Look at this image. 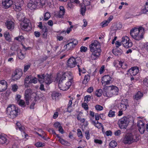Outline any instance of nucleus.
<instances>
[{
	"mask_svg": "<svg viewBox=\"0 0 148 148\" xmlns=\"http://www.w3.org/2000/svg\"><path fill=\"white\" fill-rule=\"evenodd\" d=\"M73 78L72 74L70 72L58 74L56 80L59 82L58 86L60 89L64 91L68 89L71 84Z\"/></svg>",
	"mask_w": 148,
	"mask_h": 148,
	"instance_id": "obj_1",
	"label": "nucleus"
},
{
	"mask_svg": "<svg viewBox=\"0 0 148 148\" xmlns=\"http://www.w3.org/2000/svg\"><path fill=\"white\" fill-rule=\"evenodd\" d=\"M144 32V29L142 27H134L130 30V34L133 38L139 40L143 38Z\"/></svg>",
	"mask_w": 148,
	"mask_h": 148,
	"instance_id": "obj_2",
	"label": "nucleus"
},
{
	"mask_svg": "<svg viewBox=\"0 0 148 148\" xmlns=\"http://www.w3.org/2000/svg\"><path fill=\"white\" fill-rule=\"evenodd\" d=\"M119 89L115 86H109L106 87L103 92V95L104 96L111 97L114 95H118Z\"/></svg>",
	"mask_w": 148,
	"mask_h": 148,
	"instance_id": "obj_3",
	"label": "nucleus"
},
{
	"mask_svg": "<svg viewBox=\"0 0 148 148\" xmlns=\"http://www.w3.org/2000/svg\"><path fill=\"white\" fill-rule=\"evenodd\" d=\"M6 113L8 117L12 119L17 116L18 109L14 105H10L7 108Z\"/></svg>",
	"mask_w": 148,
	"mask_h": 148,
	"instance_id": "obj_4",
	"label": "nucleus"
},
{
	"mask_svg": "<svg viewBox=\"0 0 148 148\" xmlns=\"http://www.w3.org/2000/svg\"><path fill=\"white\" fill-rule=\"evenodd\" d=\"M46 3L45 0H34L30 1L28 4V8L31 10L35 9L37 6L42 7Z\"/></svg>",
	"mask_w": 148,
	"mask_h": 148,
	"instance_id": "obj_5",
	"label": "nucleus"
},
{
	"mask_svg": "<svg viewBox=\"0 0 148 148\" xmlns=\"http://www.w3.org/2000/svg\"><path fill=\"white\" fill-rule=\"evenodd\" d=\"M37 76L39 82L40 84L45 83L47 84H49L52 82L51 79V76L48 74L46 75L43 74L41 75H38Z\"/></svg>",
	"mask_w": 148,
	"mask_h": 148,
	"instance_id": "obj_6",
	"label": "nucleus"
},
{
	"mask_svg": "<svg viewBox=\"0 0 148 148\" xmlns=\"http://www.w3.org/2000/svg\"><path fill=\"white\" fill-rule=\"evenodd\" d=\"M36 95V93L33 92L31 90L28 89L26 90L25 93L24 97L27 104H29V101L31 97H35Z\"/></svg>",
	"mask_w": 148,
	"mask_h": 148,
	"instance_id": "obj_7",
	"label": "nucleus"
},
{
	"mask_svg": "<svg viewBox=\"0 0 148 148\" xmlns=\"http://www.w3.org/2000/svg\"><path fill=\"white\" fill-rule=\"evenodd\" d=\"M138 140H135L134 136L131 133L126 134L123 139V142L125 144H130L133 142H137Z\"/></svg>",
	"mask_w": 148,
	"mask_h": 148,
	"instance_id": "obj_8",
	"label": "nucleus"
},
{
	"mask_svg": "<svg viewBox=\"0 0 148 148\" xmlns=\"http://www.w3.org/2000/svg\"><path fill=\"white\" fill-rule=\"evenodd\" d=\"M114 81V79L112 76L107 75L102 77L101 83L102 85L105 86L112 83Z\"/></svg>",
	"mask_w": 148,
	"mask_h": 148,
	"instance_id": "obj_9",
	"label": "nucleus"
},
{
	"mask_svg": "<svg viewBox=\"0 0 148 148\" xmlns=\"http://www.w3.org/2000/svg\"><path fill=\"white\" fill-rule=\"evenodd\" d=\"M129 122V119L126 117L124 116L119 120L118 125L121 129L126 128Z\"/></svg>",
	"mask_w": 148,
	"mask_h": 148,
	"instance_id": "obj_10",
	"label": "nucleus"
},
{
	"mask_svg": "<svg viewBox=\"0 0 148 148\" xmlns=\"http://www.w3.org/2000/svg\"><path fill=\"white\" fill-rule=\"evenodd\" d=\"M80 62L81 63V60L79 58L75 59L73 57H71L68 60L67 65L71 68H73L77 64L80 63Z\"/></svg>",
	"mask_w": 148,
	"mask_h": 148,
	"instance_id": "obj_11",
	"label": "nucleus"
},
{
	"mask_svg": "<svg viewBox=\"0 0 148 148\" xmlns=\"http://www.w3.org/2000/svg\"><path fill=\"white\" fill-rule=\"evenodd\" d=\"M89 48L91 52H93L94 51H101L100 44L96 40H94L90 45Z\"/></svg>",
	"mask_w": 148,
	"mask_h": 148,
	"instance_id": "obj_12",
	"label": "nucleus"
},
{
	"mask_svg": "<svg viewBox=\"0 0 148 148\" xmlns=\"http://www.w3.org/2000/svg\"><path fill=\"white\" fill-rule=\"evenodd\" d=\"M30 21L28 19H24L21 24V29L24 31H28L31 29Z\"/></svg>",
	"mask_w": 148,
	"mask_h": 148,
	"instance_id": "obj_13",
	"label": "nucleus"
},
{
	"mask_svg": "<svg viewBox=\"0 0 148 148\" xmlns=\"http://www.w3.org/2000/svg\"><path fill=\"white\" fill-rule=\"evenodd\" d=\"M121 42L123 46L126 48L131 47L133 45L131 41L127 36H124L122 38Z\"/></svg>",
	"mask_w": 148,
	"mask_h": 148,
	"instance_id": "obj_14",
	"label": "nucleus"
},
{
	"mask_svg": "<svg viewBox=\"0 0 148 148\" xmlns=\"http://www.w3.org/2000/svg\"><path fill=\"white\" fill-rule=\"evenodd\" d=\"M14 5L13 8L16 11H19L21 10V6L23 3V0H14Z\"/></svg>",
	"mask_w": 148,
	"mask_h": 148,
	"instance_id": "obj_15",
	"label": "nucleus"
},
{
	"mask_svg": "<svg viewBox=\"0 0 148 148\" xmlns=\"http://www.w3.org/2000/svg\"><path fill=\"white\" fill-rule=\"evenodd\" d=\"M23 72L20 69H17L14 70L12 74V77L14 80L19 79L22 76Z\"/></svg>",
	"mask_w": 148,
	"mask_h": 148,
	"instance_id": "obj_16",
	"label": "nucleus"
},
{
	"mask_svg": "<svg viewBox=\"0 0 148 148\" xmlns=\"http://www.w3.org/2000/svg\"><path fill=\"white\" fill-rule=\"evenodd\" d=\"M137 125L140 132L141 134L144 133L145 130L144 123L142 121L140 120L138 122Z\"/></svg>",
	"mask_w": 148,
	"mask_h": 148,
	"instance_id": "obj_17",
	"label": "nucleus"
},
{
	"mask_svg": "<svg viewBox=\"0 0 148 148\" xmlns=\"http://www.w3.org/2000/svg\"><path fill=\"white\" fill-rule=\"evenodd\" d=\"M2 3L4 8L7 9L12 5L13 1L12 0H2Z\"/></svg>",
	"mask_w": 148,
	"mask_h": 148,
	"instance_id": "obj_18",
	"label": "nucleus"
},
{
	"mask_svg": "<svg viewBox=\"0 0 148 148\" xmlns=\"http://www.w3.org/2000/svg\"><path fill=\"white\" fill-rule=\"evenodd\" d=\"M7 82L4 80H0V92L5 90L7 88Z\"/></svg>",
	"mask_w": 148,
	"mask_h": 148,
	"instance_id": "obj_19",
	"label": "nucleus"
},
{
	"mask_svg": "<svg viewBox=\"0 0 148 148\" xmlns=\"http://www.w3.org/2000/svg\"><path fill=\"white\" fill-rule=\"evenodd\" d=\"M139 72V69L137 66L132 67L128 71L130 75L132 76L136 75Z\"/></svg>",
	"mask_w": 148,
	"mask_h": 148,
	"instance_id": "obj_20",
	"label": "nucleus"
},
{
	"mask_svg": "<svg viewBox=\"0 0 148 148\" xmlns=\"http://www.w3.org/2000/svg\"><path fill=\"white\" fill-rule=\"evenodd\" d=\"M92 53L91 55V58L92 60H95L97 59L101 54V51H93L91 52Z\"/></svg>",
	"mask_w": 148,
	"mask_h": 148,
	"instance_id": "obj_21",
	"label": "nucleus"
},
{
	"mask_svg": "<svg viewBox=\"0 0 148 148\" xmlns=\"http://www.w3.org/2000/svg\"><path fill=\"white\" fill-rule=\"evenodd\" d=\"M128 106L127 100L126 99H124L121 102L120 109L125 111L127 109Z\"/></svg>",
	"mask_w": 148,
	"mask_h": 148,
	"instance_id": "obj_22",
	"label": "nucleus"
},
{
	"mask_svg": "<svg viewBox=\"0 0 148 148\" xmlns=\"http://www.w3.org/2000/svg\"><path fill=\"white\" fill-rule=\"evenodd\" d=\"M5 25L7 28L10 30H12L14 29V24L12 21H8L5 23Z\"/></svg>",
	"mask_w": 148,
	"mask_h": 148,
	"instance_id": "obj_23",
	"label": "nucleus"
},
{
	"mask_svg": "<svg viewBox=\"0 0 148 148\" xmlns=\"http://www.w3.org/2000/svg\"><path fill=\"white\" fill-rule=\"evenodd\" d=\"M7 138L8 137L6 135H2L0 138V142L2 144H8L9 141L8 139Z\"/></svg>",
	"mask_w": 148,
	"mask_h": 148,
	"instance_id": "obj_24",
	"label": "nucleus"
},
{
	"mask_svg": "<svg viewBox=\"0 0 148 148\" xmlns=\"http://www.w3.org/2000/svg\"><path fill=\"white\" fill-rule=\"evenodd\" d=\"M73 99V98H71L67 105V111L69 112H70L72 111V108L71 105L72 104V101Z\"/></svg>",
	"mask_w": 148,
	"mask_h": 148,
	"instance_id": "obj_25",
	"label": "nucleus"
},
{
	"mask_svg": "<svg viewBox=\"0 0 148 148\" xmlns=\"http://www.w3.org/2000/svg\"><path fill=\"white\" fill-rule=\"evenodd\" d=\"M65 12V9L63 6H61L60 7V11L58 14V16L60 18H62Z\"/></svg>",
	"mask_w": 148,
	"mask_h": 148,
	"instance_id": "obj_26",
	"label": "nucleus"
},
{
	"mask_svg": "<svg viewBox=\"0 0 148 148\" xmlns=\"http://www.w3.org/2000/svg\"><path fill=\"white\" fill-rule=\"evenodd\" d=\"M32 77L31 76H27L25 80V86H28L29 84H31V81Z\"/></svg>",
	"mask_w": 148,
	"mask_h": 148,
	"instance_id": "obj_27",
	"label": "nucleus"
},
{
	"mask_svg": "<svg viewBox=\"0 0 148 148\" xmlns=\"http://www.w3.org/2000/svg\"><path fill=\"white\" fill-rule=\"evenodd\" d=\"M143 96V94L140 91H138L134 96V98L136 100L140 99Z\"/></svg>",
	"mask_w": 148,
	"mask_h": 148,
	"instance_id": "obj_28",
	"label": "nucleus"
},
{
	"mask_svg": "<svg viewBox=\"0 0 148 148\" xmlns=\"http://www.w3.org/2000/svg\"><path fill=\"white\" fill-rule=\"evenodd\" d=\"M73 44L70 42L64 46V47L67 50H71L74 47Z\"/></svg>",
	"mask_w": 148,
	"mask_h": 148,
	"instance_id": "obj_29",
	"label": "nucleus"
},
{
	"mask_svg": "<svg viewBox=\"0 0 148 148\" xmlns=\"http://www.w3.org/2000/svg\"><path fill=\"white\" fill-rule=\"evenodd\" d=\"M79 71V75H81V73H84L86 72V70L83 67H81L80 64L77 65Z\"/></svg>",
	"mask_w": 148,
	"mask_h": 148,
	"instance_id": "obj_30",
	"label": "nucleus"
},
{
	"mask_svg": "<svg viewBox=\"0 0 148 148\" xmlns=\"http://www.w3.org/2000/svg\"><path fill=\"white\" fill-rule=\"evenodd\" d=\"M93 123L95 127L98 129L102 128V130L103 131V125L101 123H99L98 121L96 123L94 121H93Z\"/></svg>",
	"mask_w": 148,
	"mask_h": 148,
	"instance_id": "obj_31",
	"label": "nucleus"
},
{
	"mask_svg": "<svg viewBox=\"0 0 148 148\" xmlns=\"http://www.w3.org/2000/svg\"><path fill=\"white\" fill-rule=\"evenodd\" d=\"M60 94L58 92H52L51 96L53 99H56L60 95Z\"/></svg>",
	"mask_w": 148,
	"mask_h": 148,
	"instance_id": "obj_32",
	"label": "nucleus"
},
{
	"mask_svg": "<svg viewBox=\"0 0 148 148\" xmlns=\"http://www.w3.org/2000/svg\"><path fill=\"white\" fill-rule=\"evenodd\" d=\"M15 39L16 40H17L19 42H21V44L23 43L24 41V37L22 36H18V37H16L15 38ZM22 45H23L22 44Z\"/></svg>",
	"mask_w": 148,
	"mask_h": 148,
	"instance_id": "obj_33",
	"label": "nucleus"
},
{
	"mask_svg": "<svg viewBox=\"0 0 148 148\" xmlns=\"http://www.w3.org/2000/svg\"><path fill=\"white\" fill-rule=\"evenodd\" d=\"M90 76L88 75H86L84 77V80L82 82L84 84H86L90 80Z\"/></svg>",
	"mask_w": 148,
	"mask_h": 148,
	"instance_id": "obj_34",
	"label": "nucleus"
},
{
	"mask_svg": "<svg viewBox=\"0 0 148 148\" xmlns=\"http://www.w3.org/2000/svg\"><path fill=\"white\" fill-rule=\"evenodd\" d=\"M119 67L123 69H126L127 68V64L124 62H119Z\"/></svg>",
	"mask_w": 148,
	"mask_h": 148,
	"instance_id": "obj_35",
	"label": "nucleus"
},
{
	"mask_svg": "<svg viewBox=\"0 0 148 148\" xmlns=\"http://www.w3.org/2000/svg\"><path fill=\"white\" fill-rule=\"evenodd\" d=\"M35 145L36 147H40L44 146L45 145V143H44L38 142L35 143Z\"/></svg>",
	"mask_w": 148,
	"mask_h": 148,
	"instance_id": "obj_36",
	"label": "nucleus"
},
{
	"mask_svg": "<svg viewBox=\"0 0 148 148\" xmlns=\"http://www.w3.org/2000/svg\"><path fill=\"white\" fill-rule=\"evenodd\" d=\"M121 50H119L118 49H114L113 50V54L116 56L120 55L121 53Z\"/></svg>",
	"mask_w": 148,
	"mask_h": 148,
	"instance_id": "obj_37",
	"label": "nucleus"
},
{
	"mask_svg": "<svg viewBox=\"0 0 148 148\" xmlns=\"http://www.w3.org/2000/svg\"><path fill=\"white\" fill-rule=\"evenodd\" d=\"M50 13L49 12H46L45 14L44 18L43 21H47L48 20L50 17Z\"/></svg>",
	"mask_w": 148,
	"mask_h": 148,
	"instance_id": "obj_38",
	"label": "nucleus"
},
{
	"mask_svg": "<svg viewBox=\"0 0 148 148\" xmlns=\"http://www.w3.org/2000/svg\"><path fill=\"white\" fill-rule=\"evenodd\" d=\"M110 146L112 148L116 146L117 143L114 140H112L109 144Z\"/></svg>",
	"mask_w": 148,
	"mask_h": 148,
	"instance_id": "obj_39",
	"label": "nucleus"
},
{
	"mask_svg": "<svg viewBox=\"0 0 148 148\" xmlns=\"http://www.w3.org/2000/svg\"><path fill=\"white\" fill-rule=\"evenodd\" d=\"M4 36L5 37L6 40L8 41L10 40V38L8 32H5L4 34Z\"/></svg>",
	"mask_w": 148,
	"mask_h": 148,
	"instance_id": "obj_40",
	"label": "nucleus"
},
{
	"mask_svg": "<svg viewBox=\"0 0 148 148\" xmlns=\"http://www.w3.org/2000/svg\"><path fill=\"white\" fill-rule=\"evenodd\" d=\"M81 14L83 15H84L86 12V6L84 5L82 6V5H81Z\"/></svg>",
	"mask_w": 148,
	"mask_h": 148,
	"instance_id": "obj_41",
	"label": "nucleus"
},
{
	"mask_svg": "<svg viewBox=\"0 0 148 148\" xmlns=\"http://www.w3.org/2000/svg\"><path fill=\"white\" fill-rule=\"evenodd\" d=\"M115 111L112 110L109 111L108 114V116L109 117H113L115 116Z\"/></svg>",
	"mask_w": 148,
	"mask_h": 148,
	"instance_id": "obj_42",
	"label": "nucleus"
},
{
	"mask_svg": "<svg viewBox=\"0 0 148 148\" xmlns=\"http://www.w3.org/2000/svg\"><path fill=\"white\" fill-rule=\"evenodd\" d=\"M91 0H83V3L84 5L87 6L90 4Z\"/></svg>",
	"mask_w": 148,
	"mask_h": 148,
	"instance_id": "obj_43",
	"label": "nucleus"
},
{
	"mask_svg": "<svg viewBox=\"0 0 148 148\" xmlns=\"http://www.w3.org/2000/svg\"><path fill=\"white\" fill-rule=\"evenodd\" d=\"M58 140L61 144L63 145H66L68 143V142L67 141L63 139L62 138H60V140Z\"/></svg>",
	"mask_w": 148,
	"mask_h": 148,
	"instance_id": "obj_44",
	"label": "nucleus"
},
{
	"mask_svg": "<svg viewBox=\"0 0 148 148\" xmlns=\"http://www.w3.org/2000/svg\"><path fill=\"white\" fill-rule=\"evenodd\" d=\"M102 90L101 89L97 90L95 92V95L98 97H100L102 95Z\"/></svg>",
	"mask_w": 148,
	"mask_h": 148,
	"instance_id": "obj_45",
	"label": "nucleus"
},
{
	"mask_svg": "<svg viewBox=\"0 0 148 148\" xmlns=\"http://www.w3.org/2000/svg\"><path fill=\"white\" fill-rule=\"evenodd\" d=\"M77 134L78 137L80 138H82L83 137V135L82 134V131L80 129H78L77 130Z\"/></svg>",
	"mask_w": 148,
	"mask_h": 148,
	"instance_id": "obj_46",
	"label": "nucleus"
},
{
	"mask_svg": "<svg viewBox=\"0 0 148 148\" xmlns=\"http://www.w3.org/2000/svg\"><path fill=\"white\" fill-rule=\"evenodd\" d=\"M95 109L98 111H100L103 110V107L102 106L99 105H97L95 106Z\"/></svg>",
	"mask_w": 148,
	"mask_h": 148,
	"instance_id": "obj_47",
	"label": "nucleus"
},
{
	"mask_svg": "<svg viewBox=\"0 0 148 148\" xmlns=\"http://www.w3.org/2000/svg\"><path fill=\"white\" fill-rule=\"evenodd\" d=\"M109 23L106 21H104L100 23V25L102 27H104L108 25Z\"/></svg>",
	"mask_w": 148,
	"mask_h": 148,
	"instance_id": "obj_48",
	"label": "nucleus"
},
{
	"mask_svg": "<svg viewBox=\"0 0 148 148\" xmlns=\"http://www.w3.org/2000/svg\"><path fill=\"white\" fill-rule=\"evenodd\" d=\"M18 56L19 58L21 59H23L25 57L24 54L22 53L21 51L18 53Z\"/></svg>",
	"mask_w": 148,
	"mask_h": 148,
	"instance_id": "obj_49",
	"label": "nucleus"
},
{
	"mask_svg": "<svg viewBox=\"0 0 148 148\" xmlns=\"http://www.w3.org/2000/svg\"><path fill=\"white\" fill-rule=\"evenodd\" d=\"M74 3H73L71 2V1L68 3L67 4V8H68L72 9L74 6Z\"/></svg>",
	"mask_w": 148,
	"mask_h": 148,
	"instance_id": "obj_50",
	"label": "nucleus"
},
{
	"mask_svg": "<svg viewBox=\"0 0 148 148\" xmlns=\"http://www.w3.org/2000/svg\"><path fill=\"white\" fill-rule=\"evenodd\" d=\"M144 85L146 87H148V77L145 78L143 81Z\"/></svg>",
	"mask_w": 148,
	"mask_h": 148,
	"instance_id": "obj_51",
	"label": "nucleus"
},
{
	"mask_svg": "<svg viewBox=\"0 0 148 148\" xmlns=\"http://www.w3.org/2000/svg\"><path fill=\"white\" fill-rule=\"evenodd\" d=\"M18 104L21 106H25V103L23 100L21 99L17 102Z\"/></svg>",
	"mask_w": 148,
	"mask_h": 148,
	"instance_id": "obj_52",
	"label": "nucleus"
},
{
	"mask_svg": "<svg viewBox=\"0 0 148 148\" xmlns=\"http://www.w3.org/2000/svg\"><path fill=\"white\" fill-rule=\"evenodd\" d=\"M85 136L87 139L88 140L90 138V134L89 131L87 130L85 131Z\"/></svg>",
	"mask_w": 148,
	"mask_h": 148,
	"instance_id": "obj_53",
	"label": "nucleus"
},
{
	"mask_svg": "<svg viewBox=\"0 0 148 148\" xmlns=\"http://www.w3.org/2000/svg\"><path fill=\"white\" fill-rule=\"evenodd\" d=\"M12 90L14 92L16 91L18 88V86L16 84H14L12 86Z\"/></svg>",
	"mask_w": 148,
	"mask_h": 148,
	"instance_id": "obj_54",
	"label": "nucleus"
},
{
	"mask_svg": "<svg viewBox=\"0 0 148 148\" xmlns=\"http://www.w3.org/2000/svg\"><path fill=\"white\" fill-rule=\"evenodd\" d=\"M31 64H29L25 65L24 67V71L25 72L27 71L30 67Z\"/></svg>",
	"mask_w": 148,
	"mask_h": 148,
	"instance_id": "obj_55",
	"label": "nucleus"
},
{
	"mask_svg": "<svg viewBox=\"0 0 148 148\" xmlns=\"http://www.w3.org/2000/svg\"><path fill=\"white\" fill-rule=\"evenodd\" d=\"M91 99V96L89 95H87L84 97V101L88 103Z\"/></svg>",
	"mask_w": 148,
	"mask_h": 148,
	"instance_id": "obj_56",
	"label": "nucleus"
},
{
	"mask_svg": "<svg viewBox=\"0 0 148 148\" xmlns=\"http://www.w3.org/2000/svg\"><path fill=\"white\" fill-rule=\"evenodd\" d=\"M77 119L78 120L80 121L82 123L84 122L85 119L84 118H81L80 116L79 115H78L77 116Z\"/></svg>",
	"mask_w": 148,
	"mask_h": 148,
	"instance_id": "obj_57",
	"label": "nucleus"
},
{
	"mask_svg": "<svg viewBox=\"0 0 148 148\" xmlns=\"http://www.w3.org/2000/svg\"><path fill=\"white\" fill-rule=\"evenodd\" d=\"M71 42L73 44V46L75 47L78 44V42L76 39H74L72 40Z\"/></svg>",
	"mask_w": 148,
	"mask_h": 148,
	"instance_id": "obj_58",
	"label": "nucleus"
},
{
	"mask_svg": "<svg viewBox=\"0 0 148 148\" xmlns=\"http://www.w3.org/2000/svg\"><path fill=\"white\" fill-rule=\"evenodd\" d=\"M22 135L23 138H25L26 139L25 140H26L28 139L27 137L28 136L27 134H26L24 132H23L22 133Z\"/></svg>",
	"mask_w": 148,
	"mask_h": 148,
	"instance_id": "obj_59",
	"label": "nucleus"
},
{
	"mask_svg": "<svg viewBox=\"0 0 148 148\" xmlns=\"http://www.w3.org/2000/svg\"><path fill=\"white\" fill-rule=\"evenodd\" d=\"M37 82L38 80L36 78L34 77L33 79L31 78V81L30 82L31 83H33L34 84H36L37 83Z\"/></svg>",
	"mask_w": 148,
	"mask_h": 148,
	"instance_id": "obj_60",
	"label": "nucleus"
},
{
	"mask_svg": "<svg viewBox=\"0 0 148 148\" xmlns=\"http://www.w3.org/2000/svg\"><path fill=\"white\" fill-rule=\"evenodd\" d=\"M42 29L43 32H44L43 35L44 36H46L47 35V29L45 27H44Z\"/></svg>",
	"mask_w": 148,
	"mask_h": 148,
	"instance_id": "obj_61",
	"label": "nucleus"
},
{
	"mask_svg": "<svg viewBox=\"0 0 148 148\" xmlns=\"http://www.w3.org/2000/svg\"><path fill=\"white\" fill-rule=\"evenodd\" d=\"M82 106L86 110H87L88 109V106L86 103H83Z\"/></svg>",
	"mask_w": 148,
	"mask_h": 148,
	"instance_id": "obj_62",
	"label": "nucleus"
},
{
	"mask_svg": "<svg viewBox=\"0 0 148 148\" xmlns=\"http://www.w3.org/2000/svg\"><path fill=\"white\" fill-rule=\"evenodd\" d=\"M87 50V47L84 46H82L80 47V51L81 52H86Z\"/></svg>",
	"mask_w": 148,
	"mask_h": 148,
	"instance_id": "obj_63",
	"label": "nucleus"
},
{
	"mask_svg": "<svg viewBox=\"0 0 148 148\" xmlns=\"http://www.w3.org/2000/svg\"><path fill=\"white\" fill-rule=\"evenodd\" d=\"M12 148H19L17 141H15L12 145Z\"/></svg>",
	"mask_w": 148,
	"mask_h": 148,
	"instance_id": "obj_64",
	"label": "nucleus"
}]
</instances>
